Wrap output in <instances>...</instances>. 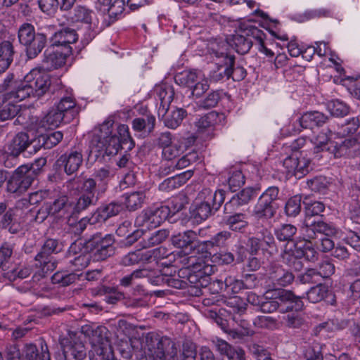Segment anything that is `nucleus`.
I'll return each mask as SVG.
<instances>
[{
    "mask_svg": "<svg viewBox=\"0 0 360 360\" xmlns=\"http://www.w3.org/2000/svg\"><path fill=\"white\" fill-rule=\"evenodd\" d=\"M51 76L37 69L27 74L24 79H16L13 74H8L2 82L1 90H6L10 97H15L19 101L27 98H39L50 90Z\"/></svg>",
    "mask_w": 360,
    "mask_h": 360,
    "instance_id": "obj_1",
    "label": "nucleus"
},
{
    "mask_svg": "<svg viewBox=\"0 0 360 360\" xmlns=\"http://www.w3.org/2000/svg\"><path fill=\"white\" fill-rule=\"evenodd\" d=\"M114 122L105 121L94 132L91 146L103 155H116L120 149L131 150L134 143L126 124H120L115 132L113 131Z\"/></svg>",
    "mask_w": 360,
    "mask_h": 360,
    "instance_id": "obj_2",
    "label": "nucleus"
},
{
    "mask_svg": "<svg viewBox=\"0 0 360 360\" xmlns=\"http://www.w3.org/2000/svg\"><path fill=\"white\" fill-rule=\"evenodd\" d=\"M180 258V263L184 269H188L187 280L197 288L206 287L210 281L211 276L216 266L207 264L202 258L196 256V250H190Z\"/></svg>",
    "mask_w": 360,
    "mask_h": 360,
    "instance_id": "obj_3",
    "label": "nucleus"
},
{
    "mask_svg": "<svg viewBox=\"0 0 360 360\" xmlns=\"http://www.w3.org/2000/svg\"><path fill=\"white\" fill-rule=\"evenodd\" d=\"M66 186L70 192L81 193L77 200L78 210H84L89 206L95 205L98 201V195L103 193V192H99L98 186L91 178L76 176L68 181Z\"/></svg>",
    "mask_w": 360,
    "mask_h": 360,
    "instance_id": "obj_4",
    "label": "nucleus"
},
{
    "mask_svg": "<svg viewBox=\"0 0 360 360\" xmlns=\"http://www.w3.org/2000/svg\"><path fill=\"white\" fill-rule=\"evenodd\" d=\"M317 257L318 253L314 248L312 243L305 240L286 245L281 254L283 262L297 271L303 268V263L301 261L303 257L307 261L314 262Z\"/></svg>",
    "mask_w": 360,
    "mask_h": 360,
    "instance_id": "obj_5",
    "label": "nucleus"
},
{
    "mask_svg": "<svg viewBox=\"0 0 360 360\" xmlns=\"http://www.w3.org/2000/svg\"><path fill=\"white\" fill-rule=\"evenodd\" d=\"M202 195H205L204 200L195 202L191 211L192 217L197 223L206 220L219 210L224 201L225 192L223 190L212 192L205 189Z\"/></svg>",
    "mask_w": 360,
    "mask_h": 360,
    "instance_id": "obj_6",
    "label": "nucleus"
},
{
    "mask_svg": "<svg viewBox=\"0 0 360 360\" xmlns=\"http://www.w3.org/2000/svg\"><path fill=\"white\" fill-rule=\"evenodd\" d=\"M114 243L112 235L96 233L84 243L83 249L91 254L93 261H103L115 254Z\"/></svg>",
    "mask_w": 360,
    "mask_h": 360,
    "instance_id": "obj_7",
    "label": "nucleus"
},
{
    "mask_svg": "<svg viewBox=\"0 0 360 360\" xmlns=\"http://www.w3.org/2000/svg\"><path fill=\"white\" fill-rule=\"evenodd\" d=\"M61 248L56 239H47L41 248L40 252L35 256V266L40 269L39 274L53 271L56 268L57 262L53 255L57 254Z\"/></svg>",
    "mask_w": 360,
    "mask_h": 360,
    "instance_id": "obj_8",
    "label": "nucleus"
},
{
    "mask_svg": "<svg viewBox=\"0 0 360 360\" xmlns=\"http://www.w3.org/2000/svg\"><path fill=\"white\" fill-rule=\"evenodd\" d=\"M171 212L169 206L148 207L143 210L136 218L135 224L148 229L155 228L164 222Z\"/></svg>",
    "mask_w": 360,
    "mask_h": 360,
    "instance_id": "obj_9",
    "label": "nucleus"
},
{
    "mask_svg": "<svg viewBox=\"0 0 360 360\" xmlns=\"http://www.w3.org/2000/svg\"><path fill=\"white\" fill-rule=\"evenodd\" d=\"M247 246L252 255L259 250L267 252L271 256L278 252L274 238L267 229H262L255 236L250 238Z\"/></svg>",
    "mask_w": 360,
    "mask_h": 360,
    "instance_id": "obj_10",
    "label": "nucleus"
},
{
    "mask_svg": "<svg viewBox=\"0 0 360 360\" xmlns=\"http://www.w3.org/2000/svg\"><path fill=\"white\" fill-rule=\"evenodd\" d=\"M302 232L307 238L304 240L310 241L324 236H331L335 233V229L333 225L323 221L322 217H319L315 221L304 220Z\"/></svg>",
    "mask_w": 360,
    "mask_h": 360,
    "instance_id": "obj_11",
    "label": "nucleus"
},
{
    "mask_svg": "<svg viewBox=\"0 0 360 360\" xmlns=\"http://www.w3.org/2000/svg\"><path fill=\"white\" fill-rule=\"evenodd\" d=\"M215 56L221 59V66L224 67V75L233 81L240 82L247 76L245 68L239 63H236L235 56L225 52L214 51Z\"/></svg>",
    "mask_w": 360,
    "mask_h": 360,
    "instance_id": "obj_12",
    "label": "nucleus"
},
{
    "mask_svg": "<svg viewBox=\"0 0 360 360\" xmlns=\"http://www.w3.org/2000/svg\"><path fill=\"white\" fill-rule=\"evenodd\" d=\"M185 274V271L181 269L177 274L174 271V274L169 272V269H166L164 273H161L158 269H152V281L151 283L155 285H160L163 283H166L168 286L176 288L184 289L187 287L188 280L181 279V278H185L183 275Z\"/></svg>",
    "mask_w": 360,
    "mask_h": 360,
    "instance_id": "obj_13",
    "label": "nucleus"
},
{
    "mask_svg": "<svg viewBox=\"0 0 360 360\" xmlns=\"http://www.w3.org/2000/svg\"><path fill=\"white\" fill-rule=\"evenodd\" d=\"M307 154L302 153H292L283 160V166L289 174H293L297 179L304 176L312 169L311 160Z\"/></svg>",
    "mask_w": 360,
    "mask_h": 360,
    "instance_id": "obj_14",
    "label": "nucleus"
},
{
    "mask_svg": "<svg viewBox=\"0 0 360 360\" xmlns=\"http://www.w3.org/2000/svg\"><path fill=\"white\" fill-rule=\"evenodd\" d=\"M26 167H18L7 181V191L20 195L25 192L32 184L33 177L27 173Z\"/></svg>",
    "mask_w": 360,
    "mask_h": 360,
    "instance_id": "obj_15",
    "label": "nucleus"
},
{
    "mask_svg": "<svg viewBox=\"0 0 360 360\" xmlns=\"http://www.w3.org/2000/svg\"><path fill=\"white\" fill-rule=\"evenodd\" d=\"M52 211V215L58 219H68L70 217L77 215L83 210H78L77 201L74 202L68 196L63 195L55 199L51 203H49Z\"/></svg>",
    "mask_w": 360,
    "mask_h": 360,
    "instance_id": "obj_16",
    "label": "nucleus"
},
{
    "mask_svg": "<svg viewBox=\"0 0 360 360\" xmlns=\"http://www.w3.org/2000/svg\"><path fill=\"white\" fill-rule=\"evenodd\" d=\"M252 28H257L255 26L249 25L243 29L242 33H236L227 38V43L240 54L247 53L253 44L254 38L248 32Z\"/></svg>",
    "mask_w": 360,
    "mask_h": 360,
    "instance_id": "obj_17",
    "label": "nucleus"
},
{
    "mask_svg": "<svg viewBox=\"0 0 360 360\" xmlns=\"http://www.w3.org/2000/svg\"><path fill=\"white\" fill-rule=\"evenodd\" d=\"M269 278L275 288L287 287L292 284L295 276L290 270L280 265H271L269 269Z\"/></svg>",
    "mask_w": 360,
    "mask_h": 360,
    "instance_id": "obj_18",
    "label": "nucleus"
},
{
    "mask_svg": "<svg viewBox=\"0 0 360 360\" xmlns=\"http://www.w3.org/2000/svg\"><path fill=\"white\" fill-rule=\"evenodd\" d=\"M71 19L75 22L87 24L89 29L94 31L91 37H94L96 30L98 29L99 22L96 13L92 10L86 6L77 5L73 10Z\"/></svg>",
    "mask_w": 360,
    "mask_h": 360,
    "instance_id": "obj_19",
    "label": "nucleus"
},
{
    "mask_svg": "<svg viewBox=\"0 0 360 360\" xmlns=\"http://www.w3.org/2000/svg\"><path fill=\"white\" fill-rule=\"evenodd\" d=\"M154 94L159 98L160 103L158 108V115L165 116L167 113L169 105L173 101L174 90L172 86L162 83L155 85L154 87Z\"/></svg>",
    "mask_w": 360,
    "mask_h": 360,
    "instance_id": "obj_20",
    "label": "nucleus"
},
{
    "mask_svg": "<svg viewBox=\"0 0 360 360\" xmlns=\"http://www.w3.org/2000/svg\"><path fill=\"white\" fill-rule=\"evenodd\" d=\"M72 53V47H66L64 50L51 51L50 49L45 51L43 63L48 70H54L63 66L66 58Z\"/></svg>",
    "mask_w": 360,
    "mask_h": 360,
    "instance_id": "obj_21",
    "label": "nucleus"
},
{
    "mask_svg": "<svg viewBox=\"0 0 360 360\" xmlns=\"http://www.w3.org/2000/svg\"><path fill=\"white\" fill-rule=\"evenodd\" d=\"M258 191L259 188L252 187L243 189L225 204V210L230 212L238 210L240 207L247 205L252 199L255 198Z\"/></svg>",
    "mask_w": 360,
    "mask_h": 360,
    "instance_id": "obj_22",
    "label": "nucleus"
},
{
    "mask_svg": "<svg viewBox=\"0 0 360 360\" xmlns=\"http://www.w3.org/2000/svg\"><path fill=\"white\" fill-rule=\"evenodd\" d=\"M78 39V34L74 29L65 27L56 32L50 38V44L52 47L61 48L71 47L70 44L75 43Z\"/></svg>",
    "mask_w": 360,
    "mask_h": 360,
    "instance_id": "obj_23",
    "label": "nucleus"
},
{
    "mask_svg": "<svg viewBox=\"0 0 360 360\" xmlns=\"http://www.w3.org/2000/svg\"><path fill=\"white\" fill-rule=\"evenodd\" d=\"M2 82L0 84V121H6L13 119L19 112L18 105L8 101L13 100L18 101L17 98L10 97L6 90H1Z\"/></svg>",
    "mask_w": 360,
    "mask_h": 360,
    "instance_id": "obj_24",
    "label": "nucleus"
},
{
    "mask_svg": "<svg viewBox=\"0 0 360 360\" xmlns=\"http://www.w3.org/2000/svg\"><path fill=\"white\" fill-rule=\"evenodd\" d=\"M332 147L333 148L332 152L336 158L353 157L359 150V143L356 138H348L341 142L333 143Z\"/></svg>",
    "mask_w": 360,
    "mask_h": 360,
    "instance_id": "obj_25",
    "label": "nucleus"
},
{
    "mask_svg": "<svg viewBox=\"0 0 360 360\" xmlns=\"http://www.w3.org/2000/svg\"><path fill=\"white\" fill-rule=\"evenodd\" d=\"M165 253V249L162 248H158L153 250L147 251L145 254L141 253L140 251L131 252L124 255L122 259V264L124 266H131L139 263L143 259H149L152 257L158 259Z\"/></svg>",
    "mask_w": 360,
    "mask_h": 360,
    "instance_id": "obj_26",
    "label": "nucleus"
},
{
    "mask_svg": "<svg viewBox=\"0 0 360 360\" xmlns=\"http://www.w3.org/2000/svg\"><path fill=\"white\" fill-rule=\"evenodd\" d=\"M58 161L64 165V171L71 175L76 172L83 162V155L81 150H71L70 152L60 156Z\"/></svg>",
    "mask_w": 360,
    "mask_h": 360,
    "instance_id": "obj_27",
    "label": "nucleus"
},
{
    "mask_svg": "<svg viewBox=\"0 0 360 360\" xmlns=\"http://www.w3.org/2000/svg\"><path fill=\"white\" fill-rule=\"evenodd\" d=\"M30 135L26 132L18 133L8 146L7 154L14 158L29 148Z\"/></svg>",
    "mask_w": 360,
    "mask_h": 360,
    "instance_id": "obj_28",
    "label": "nucleus"
},
{
    "mask_svg": "<svg viewBox=\"0 0 360 360\" xmlns=\"http://www.w3.org/2000/svg\"><path fill=\"white\" fill-rule=\"evenodd\" d=\"M348 321L345 320L330 319L316 326L312 330L314 336H329L330 334L346 328Z\"/></svg>",
    "mask_w": 360,
    "mask_h": 360,
    "instance_id": "obj_29",
    "label": "nucleus"
},
{
    "mask_svg": "<svg viewBox=\"0 0 360 360\" xmlns=\"http://www.w3.org/2000/svg\"><path fill=\"white\" fill-rule=\"evenodd\" d=\"M328 117L319 111L304 113L299 119V123L303 129H312L314 127H321L327 122Z\"/></svg>",
    "mask_w": 360,
    "mask_h": 360,
    "instance_id": "obj_30",
    "label": "nucleus"
},
{
    "mask_svg": "<svg viewBox=\"0 0 360 360\" xmlns=\"http://www.w3.org/2000/svg\"><path fill=\"white\" fill-rule=\"evenodd\" d=\"M83 245L82 242H75L72 243L70 247V253L76 255L78 253V250L82 252L80 255L75 257L74 259L70 261V263L73 266L75 270H80L86 267L91 259V254L89 253V252H85V250L83 249Z\"/></svg>",
    "mask_w": 360,
    "mask_h": 360,
    "instance_id": "obj_31",
    "label": "nucleus"
},
{
    "mask_svg": "<svg viewBox=\"0 0 360 360\" xmlns=\"http://www.w3.org/2000/svg\"><path fill=\"white\" fill-rule=\"evenodd\" d=\"M197 235L193 231H186L179 233L172 237V243L178 248H189L190 250H195Z\"/></svg>",
    "mask_w": 360,
    "mask_h": 360,
    "instance_id": "obj_32",
    "label": "nucleus"
},
{
    "mask_svg": "<svg viewBox=\"0 0 360 360\" xmlns=\"http://www.w3.org/2000/svg\"><path fill=\"white\" fill-rule=\"evenodd\" d=\"M30 41L25 44L23 46L25 47L27 57L29 59H33L42 51L46 44L47 38L44 33L38 32V34Z\"/></svg>",
    "mask_w": 360,
    "mask_h": 360,
    "instance_id": "obj_33",
    "label": "nucleus"
},
{
    "mask_svg": "<svg viewBox=\"0 0 360 360\" xmlns=\"http://www.w3.org/2000/svg\"><path fill=\"white\" fill-rule=\"evenodd\" d=\"M56 108L64 115L65 123L73 120L79 114L80 108L76 105L71 97L63 98L58 103Z\"/></svg>",
    "mask_w": 360,
    "mask_h": 360,
    "instance_id": "obj_34",
    "label": "nucleus"
},
{
    "mask_svg": "<svg viewBox=\"0 0 360 360\" xmlns=\"http://www.w3.org/2000/svg\"><path fill=\"white\" fill-rule=\"evenodd\" d=\"M124 208L123 203L112 201L100 206L96 212L98 221H106L109 218L117 215Z\"/></svg>",
    "mask_w": 360,
    "mask_h": 360,
    "instance_id": "obj_35",
    "label": "nucleus"
},
{
    "mask_svg": "<svg viewBox=\"0 0 360 360\" xmlns=\"http://www.w3.org/2000/svg\"><path fill=\"white\" fill-rule=\"evenodd\" d=\"M226 307L227 309H224L223 311L226 312L235 322H238L247 310L246 304L238 297L230 299L227 302Z\"/></svg>",
    "mask_w": 360,
    "mask_h": 360,
    "instance_id": "obj_36",
    "label": "nucleus"
},
{
    "mask_svg": "<svg viewBox=\"0 0 360 360\" xmlns=\"http://www.w3.org/2000/svg\"><path fill=\"white\" fill-rule=\"evenodd\" d=\"M14 48L8 41L0 43V73L4 72L13 60Z\"/></svg>",
    "mask_w": 360,
    "mask_h": 360,
    "instance_id": "obj_37",
    "label": "nucleus"
},
{
    "mask_svg": "<svg viewBox=\"0 0 360 360\" xmlns=\"http://www.w3.org/2000/svg\"><path fill=\"white\" fill-rule=\"evenodd\" d=\"M118 329L122 332L124 335L128 338H136V335L139 338H154V333L153 332L143 333L142 334L139 333V330L145 329V326H134L125 320H120L118 321Z\"/></svg>",
    "mask_w": 360,
    "mask_h": 360,
    "instance_id": "obj_38",
    "label": "nucleus"
},
{
    "mask_svg": "<svg viewBox=\"0 0 360 360\" xmlns=\"http://www.w3.org/2000/svg\"><path fill=\"white\" fill-rule=\"evenodd\" d=\"M225 224L232 231H243L248 226V215L243 212H236L226 217Z\"/></svg>",
    "mask_w": 360,
    "mask_h": 360,
    "instance_id": "obj_39",
    "label": "nucleus"
},
{
    "mask_svg": "<svg viewBox=\"0 0 360 360\" xmlns=\"http://www.w3.org/2000/svg\"><path fill=\"white\" fill-rule=\"evenodd\" d=\"M198 158V154L196 152H190L181 158H179L175 163L172 162L167 167H162V172L165 174H168L175 169H181L188 167L192 162H194Z\"/></svg>",
    "mask_w": 360,
    "mask_h": 360,
    "instance_id": "obj_40",
    "label": "nucleus"
},
{
    "mask_svg": "<svg viewBox=\"0 0 360 360\" xmlns=\"http://www.w3.org/2000/svg\"><path fill=\"white\" fill-rule=\"evenodd\" d=\"M276 210V206H271L267 202H264L258 198L257 203L254 206L252 214L257 219H271L275 215Z\"/></svg>",
    "mask_w": 360,
    "mask_h": 360,
    "instance_id": "obj_41",
    "label": "nucleus"
},
{
    "mask_svg": "<svg viewBox=\"0 0 360 360\" xmlns=\"http://www.w3.org/2000/svg\"><path fill=\"white\" fill-rule=\"evenodd\" d=\"M152 276V269L143 268L137 269L122 278L120 281V284L121 286L127 288L131 285L136 279L142 278H147L150 283H151Z\"/></svg>",
    "mask_w": 360,
    "mask_h": 360,
    "instance_id": "obj_42",
    "label": "nucleus"
},
{
    "mask_svg": "<svg viewBox=\"0 0 360 360\" xmlns=\"http://www.w3.org/2000/svg\"><path fill=\"white\" fill-rule=\"evenodd\" d=\"M124 205L129 211H134L140 208L146 199L145 191H139L126 193L124 195Z\"/></svg>",
    "mask_w": 360,
    "mask_h": 360,
    "instance_id": "obj_43",
    "label": "nucleus"
},
{
    "mask_svg": "<svg viewBox=\"0 0 360 360\" xmlns=\"http://www.w3.org/2000/svg\"><path fill=\"white\" fill-rule=\"evenodd\" d=\"M187 115L186 111L183 108H176L170 113L162 116L166 127L171 129H176L180 125L184 117Z\"/></svg>",
    "mask_w": 360,
    "mask_h": 360,
    "instance_id": "obj_44",
    "label": "nucleus"
},
{
    "mask_svg": "<svg viewBox=\"0 0 360 360\" xmlns=\"http://www.w3.org/2000/svg\"><path fill=\"white\" fill-rule=\"evenodd\" d=\"M111 177L112 174L110 169L108 167H105L95 169L92 174V177L91 178L96 182L99 188V192L105 193Z\"/></svg>",
    "mask_w": 360,
    "mask_h": 360,
    "instance_id": "obj_45",
    "label": "nucleus"
},
{
    "mask_svg": "<svg viewBox=\"0 0 360 360\" xmlns=\"http://www.w3.org/2000/svg\"><path fill=\"white\" fill-rule=\"evenodd\" d=\"M0 228L8 229L11 233L18 232V226L17 225L14 209L8 208V212L0 218Z\"/></svg>",
    "mask_w": 360,
    "mask_h": 360,
    "instance_id": "obj_46",
    "label": "nucleus"
},
{
    "mask_svg": "<svg viewBox=\"0 0 360 360\" xmlns=\"http://www.w3.org/2000/svg\"><path fill=\"white\" fill-rule=\"evenodd\" d=\"M155 118L153 115H146V117H137L132 121V128L136 131H146L150 133L153 131Z\"/></svg>",
    "mask_w": 360,
    "mask_h": 360,
    "instance_id": "obj_47",
    "label": "nucleus"
},
{
    "mask_svg": "<svg viewBox=\"0 0 360 360\" xmlns=\"http://www.w3.org/2000/svg\"><path fill=\"white\" fill-rule=\"evenodd\" d=\"M62 122L65 123V116L56 108L50 110L42 120L43 126L48 128L57 127Z\"/></svg>",
    "mask_w": 360,
    "mask_h": 360,
    "instance_id": "obj_48",
    "label": "nucleus"
},
{
    "mask_svg": "<svg viewBox=\"0 0 360 360\" xmlns=\"http://www.w3.org/2000/svg\"><path fill=\"white\" fill-rule=\"evenodd\" d=\"M237 323V328H231L229 327V332H225V333L235 338V336H252L256 333L253 329L254 326L252 327V325L245 320L239 319Z\"/></svg>",
    "mask_w": 360,
    "mask_h": 360,
    "instance_id": "obj_49",
    "label": "nucleus"
},
{
    "mask_svg": "<svg viewBox=\"0 0 360 360\" xmlns=\"http://www.w3.org/2000/svg\"><path fill=\"white\" fill-rule=\"evenodd\" d=\"M297 228L290 224H283L275 229L274 233L279 241H292Z\"/></svg>",
    "mask_w": 360,
    "mask_h": 360,
    "instance_id": "obj_50",
    "label": "nucleus"
},
{
    "mask_svg": "<svg viewBox=\"0 0 360 360\" xmlns=\"http://www.w3.org/2000/svg\"><path fill=\"white\" fill-rule=\"evenodd\" d=\"M25 359L23 360H50L47 347L44 349L41 345V352L39 353L34 345H27L25 349Z\"/></svg>",
    "mask_w": 360,
    "mask_h": 360,
    "instance_id": "obj_51",
    "label": "nucleus"
},
{
    "mask_svg": "<svg viewBox=\"0 0 360 360\" xmlns=\"http://www.w3.org/2000/svg\"><path fill=\"white\" fill-rule=\"evenodd\" d=\"M325 210V205L323 202L314 201L305 204V218L304 220L315 221L321 216V213Z\"/></svg>",
    "mask_w": 360,
    "mask_h": 360,
    "instance_id": "obj_52",
    "label": "nucleus"
},
{
    "mask_svg": "<svg viewBox=\"0 0 360 360\" xmlns=\"http://www.w3.org/2000/svg\"><path fill=\"white\" fill-rule=\"evenodd\" d=\"M217 281L220 285L221 290L224 289L228 292L236 294L245 289L242 280L236 279L232 276L226 277L224 281L219 280Z\"/></svg>",
    "mask_w": 360,
    "mask_h": 360,
    "instance_id": "obj_53",
    "label": "nucleus"
},
{
    "mask_svg": "<svg viewBox=\"0 0 360 360\" xmlns=\"http://www.w3.org/2000/svg\"><path fill=\"white\" fill-rule=\"evenodd\" d=\"M265 301L262 302L259 309L263 313H273L279 307V303L276 300L274 290H269L266 291L264 295Z\"/></svg>",
    "mask_w": 360,
    "mask_h": 360,
    "instance_id": "obj_54",
    "label": "nucleus"
},
{
    "mask_svg": "<svg viewBox=\"0 0 360 360\" xmlns=\"http://www.w3.org/2000/svg\"><path fill=\"white\" fill-rule=\"evenodd\" d=\"M37 34L38 33L35 32L34 27L32 24L24 22L18 28V39L20 44L23 46L30 41L31 39H34Z\"/></svg>",
    "mask_w": 360,
    "mask_h": 360,
    "instance_id": "obj_55",
    "label": "nucleus"
},
{
    "mask_svg": "<svg viewBox=\"0 0 360 360\" xmlns=\"http://www.w3.org/2000/svg\"><path fill=\"white\" fill-rule=\"evenodd\" d=\"M248 33L252 36L255 42L257 43L258 50L260 52L264 53L266 56H274V52L266 48L264 45V39L266 37V34L263 32L262 30L258 28H252L248 32Z\"/></svg>",
    "mask_w": 360,
    "mask_h": 360,
    "instance_id": "obj_56",
    "label": "nucleus"
},
{
    "mask_svg": "<svg viewBox=\"0 0 360 360\" xmlns=\"http://www.w3.org/2000/svg\"><path fill=\"white\" fill-rule=\"evenodd\" d=\"M273 290L276 298H279L282 302L295 303L296 309H300L302 307L303 303L301 300V297L296 296L292 291L281 290Z\"/></svg>",
    "mask_w": 360,
    "mask_h": 360,
    "instance_id": "obj_57",
    "label": "nucleus"
},
{
    "mask_svg": "<svg viewBox=\"0 0 360 360\" xmlns=\"http://www.w3.org/2000/svg\"><path fill=\"white\" fill-rule=\"evenodd\" d=\"M33 271L32 265L19 264L7 273L11 281H15L17 278L24 279L27 278Z\"/></svg>",
    "mask_w": 360,
    "mask_h": 360,
    "instance_id": "obj_58",
    "label": "nucleus"
},
{
    "mask_svg": "<svg viewBox=\"0 0 360 360\" xmlns=\"http://www.w3.org/2000/svg\"><path fill=\"white\" fill-rule=\"evenodd\" d=\"M82 333L85 338H108V330L103 326L85 325L82 327Z\"/></svg>",
    "mask_w": 360,
    "mask_h": 360,
    "instance_id": "obj_59",
    "label": "nucleus"
},
{
    "mask_svg": "<svg viewBox=\"0 0 360 360\" xmlns=\"http://www.w3.org/2000/svg\"><path fill=\"white\" fill-rule=\"evenodd\" d=\"M221 98V92L220 91H212L210 92L206 97L200 101L198 105L199 108L208 110L217 105Z\"/></svg>",
    "mask_w": 360,
    "mask_h": 360,
    "instance_id": "obj_60",
    "label": "nucleus"
},
{
    "mask_svg": "<svg viewBox=\"0 0 360 360\" xmlns=\"http://www.w3.org/2000/svg\"><path fill=\"white\" fill-rule=\"evenodd\" d=\"M184 152L183 146L179 143H174L172 145L164 148L162 150V157L164 160L172 162L179 158Z\"/></svg>",
    "mask_w": 360,
    "mask_h": 360,
    "instance_id": "obj_61",
    "label": "nucleus"
},
{
    "mask_svg": "<svg viewBox=\"0 0 360 360\" xmlns=\"http://www.w3.org/2000/svg\"><path fill=\"white\" fill-rule=\"evenodd\" d=\"M199 75L195 71H185L176 75L175 80L176 83L191 88L195 82L198 80Z\"/></svg>",
    "mask_w": 360,
    "mask_h": 360,
    "instance_id": "obj_62",
    "label": "nucleus"
},
{
    "mask_svg": "<svg viewBox=\"0 0 360 360\" xmlns=\"http://www.w3.org/2000/svg\"><path fill=\"white\" fill-rule=\"evenodd\" d=\"M169 236V231L166 229H161L152 233L147 239H144L143 248H148L162 243Z\"/></svg>",
    "mask_w": 360,
    "mask_h": 360,
    "instance_id": "obj_63",
    "label": "nucleus"
},
{
    "mask_svg": "<svg viewBox=\"0 0 360 360\" xmlns=\"http://www.w3.org/2000/svg\"><path fill=\"white\" fill-rule=\"evenodd\" d=\"M328 290L327 288L321 284L312 287L307 293V299L312 303H316L323 300Z\"/></svg>",
    "mask_w": 360,
    "mask_h": 360,
    "instance_id": "obj_64",
    "label": "nucleus"
}]
</instances>
